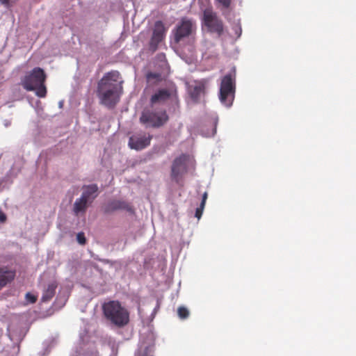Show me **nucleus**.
Returning a JSON list of instances; mask_svg holds the SVG:
<instances>
[{"mask_svg": "<svg viewBox=\"0 0 356 356\" xmlns=\"http://www.w3.org/2000/svg\"><path fill=\"white\" fill-rule=\"evenodd\" d=\"M120 73L112 71L106 73L98 82L97 95L101 104L114 108L119 102L122 93V86L118 83Z\"/></svg>", "mask_w": 356, "mask_h": 356, "instance_id": "f257e3e1", "label": "nucleus"}, {"mask_svg": "<svg viewBox=\"0 0 356 356\" xmlns=\"http://www.w3.org/2000/svg\"><path fill=\"white\" fill-rule=\"evenodd\" d=\"M105 318L118 327H123L129 323V312L118 300H110L102 305Z\"/></svg>", "mask_w": 356, "mask_h": 356, "instance_id": "f03ea898", "label": "nucleus"}, {"mask_svg": "<svg viewBox=\"0 0 356 356\" xmlns=\"http://www.w3.org/2000/svg\"><path fill=\"white\" fill-rule=\"evenodd\" d=\"M46 79L47 75L44 71L37 67L24 76L21 84L26 90H35L38 97L44 98L47 95V88L44 85Z\"/></svg>", "mask_w": 356, "mask_h": 356, "instance_id": "7ed1b4c3", "label": "nucleus"}, {"mask_svg": "<svg viewBox=\"0 0 356 356\" xmlns=\"http://www.w3.org/2000/svg\"><path fill=\"white\" fill-rule=\"evenodd\" d=\"M236 92V74L229 73L225 75L220 86L219 99L226 106H232Z\"/></svg>", "mask_w": 356, "mask_h": 356, "instance_id": "20e7f679", "label": "nucleus"}, {"mask_svg": "<svg viewBox=\"0 0 356 356\" xmlns=\"http://www.w3.org/2000/svg\"><path fill=\"white\" fill-rule=\"evenodd\" d=\"M195 31V21L186 17H182L172 31L175 42L179 43L183 39L191 35Z\"/></svg>", "mask_w": 356, "mask_h": 356, "instance_id": "39448f33", "label": "nucleus"}, {"mask_svg": "<svg viewBox=\"0 0 356 356\" xmlns=\"http://www.w3.org/2000/svg\"><path fill=\"white\" fill-rule=\"evenodd\" d=\"M202 22L207 27L209 32L217 33L218 36L222 34L224 29L223 22L211 8H207L204 10Z\"/></svg>", "mask_w": 356, "mask_h": 356, "instance_id": "423d86ee", "label": "nucleus"}, {"mask_svg": "<svg viewBox=\"0 0 356 356\" xmlns=\"http://www.w3.org/2000/svg\"><path fill=\"white\" fill-rule=\"evenodd\" d=\"M169 118L165 110L152 112L145 110L140 118L141 123L152 127H160L165 124Z\"/></svg>", "mask_w": 356, "mask_h": 356, "instance_id": "0eeeda50", "label": "nucleus"}, {"mask_svg": "<svg viewBox=\"0 0 356 356\" xmlns=\"http://www.w3.org/2000/svg\"><path fill=\"white\" fill-rule=\"evenodd\" d=\"M167 31L168 28L162 21L158 20L154 23L152 35L149 42V48L152 51L154 52L157 50L159 44L165 39Z\"/></svg>", "mask_w": 356, "mask_h": 356, "instance_id": "6e6552de", "label": "nucleus"}, {"mask_svg": "<svg viewBox=\"0 0 356 356\" xmlns=\"http://www.w3.org/2000/svg\"><path fill=\"white\" fill-rule=\"evenodd\" d=\"M186 161L187 156L181 154L176 158L172 165L171 176L177 183L179 181V176L186 172Z\"/></svg>", "mask_w": 356, "mask_h": 356, "instance_id": "1a4fd4ad", "label": "nucleus"}, {"mask_svg": "<svg viewBox=\"0 0 356 356\" xmlns=\"http://www.w3.org/2000/svg\"><path fill=\"white\" fill-rule=\"evenodd\" d=\"M152 136L149 134H136L129 139V147L136 150H141L149 145Z\"/></svg>", "mask_w": 356, "mask_h": 356, "instance_id": "9d476101", "label": "nucleus"}, {"mask_svg": "<svg viewBox=\"0 0 356 356\" xmlns=\"http://www.w3.org/2000/svg\"><path fill=\"white\" fill-rule=\"evenodd\" d=\"M15 275V270H11L7 266H0V291L7 284L11 283Z\"/></svg>", "mask_w": 356, "mask_h": 356, "instance_id": "9b49d317", "label": "nucleus"}, {"mask_svg": "<svg viewBox=\"0 0 356 356\" xmlns=\"http://www.w3.org/2000/svg\"><path fill=\"white\" fill-rule=\"evenodd\" d=\"M206 84L205 81H200L195 82L194 85L190 86V95L195 102H197L200 97L204 95Z\"/></svg>", "mask_w": 356, "mask_h": 356, "instance_id": "f8f14e48", "label": "nucleus"}, {"mask_svg": "<svg viewBox=\"0 0 356 356\" xmlns=\"http://www.w3.org/2000/svg\"><path fill=\"white\" fill-rule=\"evenodd\" d=\"M57 287L58 283L56 281H52L48 283L43 289L41 301L42 302H49L55 296Z\"/></svg>", "mask_w": 356, "mask_h": 356, "instance_id": "ddd939ff", "label": "nucleus"}, {"mask_svg": "<svg viewBox=\"0 0 356 356\" xmlns=\"http://www.w3.org/2000/svg\"><path fill=\"white\" fill-rule=\"evenodd\" d=\"M170 97V92L166 89H161L154 94L150 99L152 106L157 103H162L168 99Z\"/></svg>", "mask_w": 356, "mask_h": 356, "instance_id": "4468645a", "label": "nucleus"}, {"mask_svg": "<svg viewBox=\"0 0 356 356\" xmlns=\"http://www.w3.org/2000/svg\"><path fill=\"white\" fill-rule=\"evenodd\" d=\"M108 210L115 211V210H126L128 211H132L131 207L125 201L122 200H113L109 203L108 206Z\"/></svg>", "mask_w": 356, "mask_h": 356, "instance_id": "2eb2a0df", "label": "nucleus"}, {"mask_svg": "<svg viewBox=\"0 0 356 356\" xmlns=\"http://www.w3.org/2000/svg\"><path fill=\"white\" fill-rule=\"evenodd\" d=\"M98 187L96 184H91L84 187V191L81 195L86 200L92 202V201L97 197Z\"/></svg>", "mask_w": 356, "mask_h": 356, "instance_id": "dca6fc26", "label": "nucleus"}, {"mask_svg": "<svg viewBox=\"0 0 356 356\" xmlns=\"http://www.w3.org/2000/svg\"><path fill=\"white\" fill-rule=\"evenodd\" d=\"M89 201L85 199V197L81 196L80 198L76 199L74 204L73 211L77 216L80 212H85Z\"/></svg>", "mask_w": 356, "mask_h": 356, "instance_id": "f3484780", "label": "nucleus"}, {"mask_svg": "<svg viewBox=\"0 0 356 356\" xmlns=\"http://www.w3.org/2000/svg\"><path fill=\"white\" fill-rule=\"evenodd\" d=\"M178 316L181 319H185L188 317L189 312L185 307H179L177 309Z\"/></svg>", "mask_w": 356, "mask_h": 356, "instance_id": "a211bd4d", "label": "nucleus"}, {"mask_svg": "<svg viewBox=\"0 0 356 356\" xmlns=\"http://www.w3.org/2000/svg\"><path fill=\"white\" fill-rule=\"evenodd\" d=\"M147 79L148 81H151L152 79L159 81L161 79V74L159 73L149 72L147 74Z\"/></svg>", "mask_w": 356, "mask_h": 356, "instance_id": "6ab92c4d", "label": "nucleus"}, {"mask_svg": "<svg viewBox=\"0 0 356 356\" xmlns=\"http://www.w3.org/2000/svg\"><path fill=\"white\" fill-rule=\"evenodd\" d=\"M76 239L79 243H80L81 245H85L86 243V239L84 233L83 232H79L77 234Z\"/></svg>", "mask_w": 356, "mask_h": 356, "instance_id": "aec40b11", "label": "nucleus"}, {"mask_svg": "<svg viewBox=\"0 0 356 356\" xmlns=\"http://www.w3.org/2000/svg\"><path fill=\"white\" fill-rule=\"evenodd\" d=\"M25 297L26 300L30 303H35L37 301V296L31 293H27Z\"/></svg>", "mask_w": 356, "mask_h": 356, "instance_id": "412c9836", "label": "nucleus"}, {"mask_svg": "<svg viewBox=\"0 0 356 356\" xmlns=\"http://www.w3.org/2000/svg\"><path fill=\"white\" fill-rule=\"evenodd\" d=\"M204 208V206H202V204H200V207L196 209L195 216L197 219H200L201 218Z\"/></svg>", "mask_w": 356, "mask_h": 356, "instance_id": "4be33fe9", "label": "nucleus"}, {"mask_svg": "<svg viewBox=\"0 0 356 356\" xmlns=\"http://www.w3.org/2000/svg\"><path fill=\"white\" fill-rule=\"evenodd\" d=\"M224 8H227L230 6L232 0H217Z\"/></svg>", "mask_w": 356, "mask_h": 356, "instance_id": "5701e85b", "label": "nucleus"}, {"mask_svg": "<svg viewBox=\"0 0 356 356\" xmlns=\"http://www.w3.org/2000/svg\"><path fill=\"white\" fill-rule=\"evenodd\" d=\"M207 197H208L207 192H204L203 195H202V202H201L200 204H202V206H205V203H206Z\"/></svg>", "mask_w": 356, "mask_h": 356, "instance_id": "b1692460", "label": "nucleus"}, {"mask_svg": "<svg viewBox=\"0 0 356 356\" xmlns=\"http://www.w3.org/2000/svg\"><path fill=\"white\" fill-rule=\"evenodd\" d=\"M6 220V214L0 211V222H5Z\"/></svg>", "mask_w": 356, "mask_h": 356, "instance_id": "393cba45", "label": "nucleus"}, {"mask_svg": "<svg viewBox=\"0 0 356 356\" xmlns=\"http://www.w3.org/2000/svg\"><path fill=\"white\" fill-rule=\"evenodd\" d=\"M1 3L4 5H8L10 0H0Z\"/></svg>", "mask_w": 356, "mask_h": 356, "instance_id": "a878e982", "label": "nucleus"}]
</instances>
